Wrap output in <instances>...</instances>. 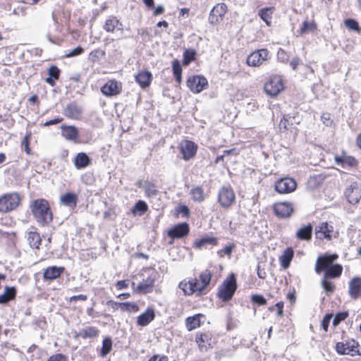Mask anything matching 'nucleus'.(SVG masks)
I'll return each mask as SVG.
<instances>
[{"instance_id": "f257e3e1", "label": "nucleus", "mask_w": 361, "mask_h": 361, "mask_svg": "<svg viewBox=\"0 0 361 361\" xmlns=\"http://www.w3.org/2000/svg\"><path fill=\"white\" fill-rule=\"evenodd\" d=\"M211 278L210 271L205 270L200 274L199 279H194L188 282L181 281L179 288L183 290L185 295H190L195 293L200 294L209 285Z\"/></svg>"}, {"instance_id": "f03ea898", "label": "nucleus", "mask_w": 361, "mask_h": 361, "mask_svg": "<svg viewBox=\"0 0 361 361\" xmlns=\"http://www.w3.org/2000/svg\"><path fill=\"white\" fill-rule=\"evenodd\" d=\"M31 211L37 221L42 225L47 224L52 220V214L48 202L44 199H38L30 205Z\"/></svg>"}, {"instance_id": "7ed1b4c3", "label": "nucleus", "mask_w": 361, "mask_h": 361, "mask_svg": "<svg viewBox=\"0 0 361 361\" xmlns=\"http://www.w3.org/2000/svg\"><path fill=\"white\" fill-rule=\"evenodd\" d=\"M236 288L237 283L235 276L234 274H231L219 286L217 295L223 301L227 302L232 298Z\"/></svg>"}, {"instance_id": "20e7f679", "label": "nucleus", "mask_w": 361, "mask_h": 361, "mask_svg": "<svg viewBox=\"0 0 361 361\" xmlns=\"http://www.w3.org/2000/svg\"><path fill=\"white\" fill-rule=\"evenodd\" d=\"M322 271H324V276L325 279L336 278L341 276L343 267L338 264H331V261L325 263L316 262V273L319 274Z\"/></svg>"}, {"instance_id": "39448f33", "label": "nucleus", "mask_w": 361, "mask_h": 361, "mask_svg": "<svg viewBox=\"0 0 361 361\" xmlns=\"http://www.w3.org/2000/svg\"><path fill=\"white\" fill-rule=\"evenodd\" d=\"M20 202L17 192L7 193L0 197V212L6 213L16 209Z\"/></svg>"}, {"instance_id": "423d86ee", "label": "nucleus", "mask_w": 361, "mask_h": 361, "mask_svg": "<svg viewBox=\"0 0 361 361\" xmlns=\"http://www.w3.org/2000/svg\"><path fill=\"white\" fill-rule=\"evenodd\" d=\"M218 202L224 209L230 207L235 200V195L230 185L222 186L218 192Z\"/></svg>"}, {"instance_id": "0eeeda50", "label": "nucleus", "mask_w": 361, "mask_h": 361, "mask_svg": "<svg viewBox=\"0 0 361 361\" xmlns=\"http://www.w3.org/2000/svg\"><path fill=\"white\" fill-rule=\"evenodd\" d=\"M265 92L271 97H275L283 89L282 80L279 76L271 77L264 87Z\"/></svg>"}, {"instance_id": "6e6552de", "label": "nucleus", "mask_w": 361, "mask_h": 361, "mask_svg": "<svg viewBox=\"0 0 361 361\" xmlns=\"http://www.w3.org/2000/svg\"><path fill=\"white\" fill-rule=\"evenodd\" d=\"M156 274L152 273L142 281L135 288V283L132 282V286L135 292L137 293L146 294L153 291L154 284L155 282Z\"/></svg>"}, {"instance_id": "1a4fd4ad", "label": "nucleus", "mask_w": 361, "mask_h": 361, "mask_svg": "<svg viewBox=\"0 0 361 361\" xmlns=\"http://www.w3.org/2000/svg\"><path fill=\"white\" fill-rule=\"evenodd\" d=\"M297 187L294 179L283 178L277 180L275 183V190L280 194H286L293 192Z\"/></svg>"}, {"instance_id": "9d476101", "label": "nucleus", "mask_w": 361, "mask_h": 361, "mask_svg": "<svg viewBox=\"0 0 361 361\" xmlns=\"http://www.w3.org/2000/svg\"><path fill=\"white\" fill-rule=\"evenodd\" d=\"M207 85V80L203 76L194 75L187 80V86L193 93H200Z\"/></svg>"}, {"instance_id": "9b49d317", "label": "nucleus", "mask_w": 361, "mask_h": 361, "mask_svg": "<svg viewBox=\"0 0 361 361\" xmlns=\"http://www.w3.org/2000/svg\"><path fill=\"white\" fill-rule=\"evenodd\" d=\"M179 148L185 161H189L194 158L197 150V145L190 140L182 141L179 145Z\"/></svg>"}, {"instance_id": "f8f14e48", "label": "nucleus", "mask_w": 361, "mask_h": 361, "mask_svg": "<svg viewBox=\"0 0 361 361\" xmlns=\"http://www.w3.org/2000/svg\"><path fill=\"white\" fill-rule=\"evenodd\" d=\"M269 51L262 49L251 53L247 58V64L250 66H259L267 59Z\"/></svg>"}, {"instance_id": "ddd939ff", "label": "nucleus", "mask_w": 361, "mask_h": 361, "mask_svg": "<svg viewBox=\"0 0 361 361\" xmlns=\"http://www.w3.org/2000/svg\"><path fill=\"white\" fill-rule=\"evenodd\" d=\"M227 11V6L224 3L217 4L210 11L209 22L215 25L222 20Z\"/></svg>"}, {"instance_id": "4468645a", "label": "nucleus", "mask_w": 361, "mask_h": 361, "mask_svg": "<svg viewBox=\"0 0 361 361\" xmlns=\"http://www.w3.org/2000/svg\"><path fill=\"white\" fill-rule=\"evenodd\" d=\"M122 90L121 83L116 80H108L102 87L101 92L106 97L116 96L121 93Z\"/></svg>"}, {"instance_id": "2eb2a0df", "label": "nucleus", "mask_w": 361, "mask_h": 361, "mask_svg": "<svg viewBox=\"0 0 361 361\" xmlns=\"http://www.w3.org/2000/svg\"><path fill=\"white\" fill-rule=\"evenodd\" d=\"M358 343L355 340L347 342H338L336 345V350L340 355H354L357 352Z\"/></svg>"}, {"instance_id": "dca6fc26", "label": "nucleus", "mask_w": 361, "mask_h": 361, "mask_svg": "<svg viewBox=\"0 0 361 361\" xmlns=\"http://www.w3.org/2000/svg\"><path fill=\"white\" fill-rule=\"evenodd\" d=\"M345 195L350 204H356L361 198V187L357 183H353L346 188Z\"/></svg>"}, {"instance_id": "f3484780", "label": "nucleus", "mask_w": 361, "mask_h": 361, "mask_svg": "<svg viewBox=\"0 0 361 361\" xmlns=\"http://www.w3.org/2000/svg\"><path fill=\"white\" fill-rule=\"evenodd\" d=\"M274 211L280 218H288L293 212V204L287 202H277L274 205Z\"/></svg>"}, {"instance_id": "a211bd4d", "label": "nucleus", "mask_w": 361, "mask_h": 361, "mask_svg": "<svg viewBox=\"0 0 361 361\" xmlns=\"http://www.w3.org/2000/svg\"><path fill=\"white\" fill-rule=\"evenodd\" d=\"M334 231V226L327 222H322L315 228L316 237L320 240L327 239L331 240V233Z\"/></svg>"}, {"instance_id": "6ab92c4d", "label": "nucleus", "mask_w": 361, "mask_h": 361, "mask_svg": "<svg viewBox=\"0 0 361 361\" xmlns=\"http://www.w3.org/2000/svg\"><path fill=\"white\" fill-rule=\"evenodd\" d=\"M189 232V226L187 223H183L176 225L168 231V235L171 238H180L188 235Z\"/></svg>"}, {"instance_id": "aec40b11", "label": "nucleus", "mask_w": 361, "mask_h": 361, "mask_svg": "<svg viewBox=\"0 0 361 361\" xmlns=\"http://www.w3.org/2000/svg\"><path fill=\"white\" fill-rule=\"evenodd\" d=\"M81 113V108L75 102L68 104L63 110V114L65 116L73 119H78Z\"/></svg>"}, {"instance_id": "412c9836", "label": "nucleus", "mask_w": 361, "mask_h": 361, "mask_svg": "<svg viewBox=\"0 0 361 361\" xmlns=\"http://www.w3.org/2000/svg\"><path fill=\"white\" fill-rule=\"evenodd\" d=\"M348 293L353 299H357L361 296V277H354L350 280Z\"/></svg>"}, {"instance_id": "4be33fe9", "label": "nucleus", "mask_w": 361, "mask_h": 361, "mask_svg": "<svg viewBox=\"0 0 361 361\" xmlns=\"http://www.w3.org/2000/svg\"><path fill=\"white\" fill-rule=\"evenodd\" d=\"M137 185L144 189L145 195L148 197H155L158 195L157 187L154 183L149 180L139 181Z\"/></svg>"}, {"instance_id": "5701e85b", "label": "nucleus", "mask_w": 361, "mask_h": 361, "mask_svg": "<svg viewBox=\"0 0 361 361\" xmlns=\"http://www.w3.org/2000/svg\"><path fill=\"white\" fill-rule=\"evenodd\" d=\"M64 267H47L43 273V278L44 280L52 281L59 278L63 272Z\"/></svg>"}, {"instance_id": "b1692460", "label": "nucleus", "mask_w": 361, "mask_h": 361, "mask_svg": "<svg viewBox=\"0 0 361 361\" xmlns=\"http://www.w3.org/2000/svg\"><path fill=\"white\" fill-rule=\"evenodd\" d=\"M313 227L311 224L302 226L296 232L295 236L300 240L310 241L312 239Z\"/></svg>"}, {"instance_id": "393cba45", "label": "nucleus", "mask_w": 361, "mask_h": 361, "mask_svg": "<svg viewBox=\"0 0 361 361\" xmlns=\"http://www.w3.org/2000/svg\"><path fill=\"white\" fill-rule=\"evenodd\" d=\"M91 164V159L85 152L78 153L75 157L74 164L76 169H81L87 167Z\"/></svg>"}, {"instance_id": "a878e982", "label": "nucleus", "mask_w": 361, "mask_h": 361, "mask_svg": "<svg viewBox=\"0 0 361 361\" xmlns=\"http://www.w3.org/2000/svg\"><path fill=\"white\" fill-rule=\"evenodd\" d=\"M104 29L108 32H114L115 31H120L121 32L123 25L116 18L112 17L106 20Z\"/></svg>"}, {"instance_id": "bb28decb", "label": "nucleus", "mask_w": 361, "mask_h": 361, "mask_svg": "<svg viewBox=\"0 0 361 361\" xmlns=\"http://www.w3.org/2000/svg\"><path fill=\"white\" fill-rule=\"evenodd\" d=\"M155 314L152 308L147 310L137 317V323L138 325L145 326L149 324L154 319Z\"/></svg>"}, {"instance_id": "cd10ccee", "label": "nucleus", "mask_w": 361, "mask_h": 361, "mask_svg": "<svg viewBox=\"0 0 361 361\" xmlns=\"http://www.w3.org/2000/svg\"><path fill=\"white\" fill-rule=\"evenodd\" d=\"M99 330L94 326H87L80 329L77 336L81 337L83 339L94 338L99 336Z\"/></svg>"}, {"instance_id": "c85d7f7f", "label": "nucleus", "mask_w": 361, "mask_h": 361, "mask_svg": "<svg viewBox=\"0 0 361 361\" xmlns=\"http://www.w3.org/2000/svg\"><path fill=\"white\" fill-rule=\"evenodd\" d=\"M62 135L67 140L76 141L78 137V129L73 126H62Z\"/></svg>"}, {"instance_id": "c756f323", "label": "nucleus", "mask_w": 361, "mask_h": 361, "mask_svg": "<svg viewBox=\"0 0 361 361\" xmlns=\"http://www.w3.org/2000/svg\"><path fill=\"white\" fill-rule=\"evenodd\" d=\"M16 295V288L15 287L6 286L4 293L0 295V304H6L9 301L15 299Z\"/></svg>"}, {"instance_id": "7c9ffc66", "label": "nucleus", "mask_w": 361, "mask_h": 361, "mask_svg": "<svg viewBox=\"0 0 361 361\" xmlns=\"http://www.w3.org/2000/svg\"><path fill=\"white\" fill-rule=\"evenodd\" d=\"M152 78V75L149 71L140 72L135 76L136 82L142 88H145L149 85Z\"/></svg>"}, {"instance_id": "2f4dec72", "label": "nucleus", "mask_w": 361, "mask_h": 361, "mask_svg": "<svg viewBox=\"0 0 361 361\" xmlns=\"http://www.w3.org/2000/svg\"><path fill=\"white\" fill-rule=\"evenodd\" d=\"M217 244V238L210 236H206L195 241V247L197 249L206 248L207 245H215Z\"/></svg>"}, {"instance_id": "473e14b6", "label": "nucleus", "mask_w": 361, "mask_h": 361, "mask_svg": "<svg viewBox=\"0 0 361 361\" xmlns=\"http://www.w3.org/2000/svg\"><path fill=\"white\" fill-rule=\"evenodd\" d=\"M60 202L63 205L74 207L77 204L78 197L75 193L67 192L60 197Z\"/></svg>"}, {"instance_id": "72a5a7b5", "label": "nucleus", "mask_w": 361, "mask_h": 361, "mask_svg": "<svg viewBox=\"0 0 361 361\" xmlns=\"http://www.w3.org/2000/svg\"><path fill=\"white\" fill-rule=\"evenodd\" d=\"M293 250L291 247L286 249L282 255L280 257L281 265L283 269H287L290 264V262L293 257Z\"/></svg>"}, {"instance_id": "f704fd0d", "label": "nucleus", "mask_w": 361, "mask_h": 361, "mask_svg": "<svg viewBox=\"0 0 361 361\" xmlns=\"http://www.w3.org/2000/svg\"><path fill=\"white\" fill-rule=\"evenodd\" d=\"M60 69L56 66H51L48 70L49 77L45 79V81L54 86L55 81L59 79L60 75Z\"/></svg>"}, {"instance_id": "c9c22d12", "label": "nucleus", "mask_w": 361, "mask_h": 361, "mask_svg": "<svg viewBox=\"0 0 361 361\" xmlns=\"http://www.w3.org/2000/svg\"><path fill=\"white\" fill-rule=\"evenodd\" d=\"M190 194L193 201L202 202L204 200V190L201 186L192 188L190 191Z\"/></svg>"}, {"instance_id": "e433bc0d", "label": "nucleus", "mask_w": 361, "mask_h": 361, "mask_svg": "<svg viewBox=\"0 0 361 361\" xmlns=\"http://www.w3.org/2000/svg\"><path fill=\"white\" fill-rule=\"evenodd\" d=\"M27 241L31 247L38 249L41 243L39 234L37 232L30 231L27 233Z\"/></svg>"}, {"instance_id": "4c0bfd02", "label": "nucleus", "mask_w": 361, "mask_h": 361, "mask_svg": "<svg viewBox=\"0 0 361 361\" xmlns=\"http://www.w3.org/2000/svg\"><path fill=\"white\" fill-rule=\"evenodd\" d=\"M317 29V25L314 20H305L300 28L299 32L301 35L313 32Z\"/></svg>"}, {"instance_id": "58836bf2", "label": "nucleus", "mask_w": 361, "mask_h": 361, "mask_svg": "<svg viewBox=\"0 0 361 361\" xmlns=\"http://www.w3.org/2000/svg\"><path fill=\"white\" fill-rule=\"evenodd\" d=\"M200 317L202 314H195L186 319V326L189 331L193 330L200 325Z\"/></svg>"}, {"instance_id": "ea45409f", "label": "nucleus", "mask_w": 361, "mask_h": 361, "mask_svg": "<svg viewBox=\"0 0 361 361\" xmlns=\"http://www.w3.org/2000/svg\"><path fill=\"white\" fill-rule=\"evenodd\" d=\"M271 14L272 9L271 8H264L259 11V16L268 26L271 25Z\"/></svg>"}, {"instance_id": "a19ab883", "label": "nucleus", "mask_w": 361, "mask_h": 361, "mask_svg": "<svg viewBox=\"0 0 361 361\" xmlns=\"http://www.w3.org/2000/svg\"><path fill=\"white\" fill-rule=\"evenodd\" d=\"M172 68L173 73L176 80L180 83L181 82V73H182V68L180 64V62L178 59H175L172 62Z\"/></svg>"}, {"instance_id": "79ce46f5", "label": "nucleus", "mask_w": 361, "mask_h": 361, "mask_svg": "<svg viewBox=\"0 0 361 361\" xmlns=\"http://www.w3.org/2000/svg\"><path fill=\"white\" fill-rule=\"evenodd\" d=\"M112 348V341L111 338L106 337L103 340L102 347L101 349V355L106 356Z\"/></svg>"}, {"instance_id": "37998d69", "label": "nucleus", "mask_w": 361, "mask_h": 361, "mask_svg": "<svg viewBox=\"0 0 361 361\" xmlns=\"http://www.w3.org/2000/svg\"><path fill=\"white\" fill-rule=\"evenodd\" d=\"M195 51L193 49H185L183 53V64L188 66L192 61L195 60Z\"/></svg>"}, {"instance_id": "c03bdc74", "label": "nucleus", "mask_w": 361, "mask_h": 361, "mask_svg": "<svg viewBox=\"0 0 361 361\" xmlns=\"http://www.w3.org/2000/svg\"><path fill=\"white\" fill-rule=\"evenodd\" d=\"M147 209H148L147 204L144 201L139 200L135 204L133 209V213L134 214H135L136 212L138 211V212H140V215H141L142 214L145 212L147 210Z\"/></svg>"}, {"instance_id": "a18cd8bd", "label": "nucleus", "mask_w": 361, "mask_h": 361, "mask_svg": "<svg viewBox=\"0 0 361 361\" xmlns=\"http://www.w3.org/2000/svg\"><path fill=\"white\" fill-rule=\"evenodd\" d=\"M119 305H120V308L123 311L137 312L138 310V306L134 303H130V302H126L121 303Z\"/></svg>"}, {"instance_id": "49530a36", "label": "nucleus", "mask_w": 361, "mask_h": 361, "mask_svg": "<svg viewBox=\"0 0 361 361\" xmlns=\"http://www.w3.org/2000/svg\"><path fill=\"white\" fill-rule=\"evenodd\" d=\"M328 279H325L324 276L322 286L326 293H332L335 289V286L331 282L329 281Z\"/></svg>"}, {"instance_id": "de8ad7c7", "label": "nucleus", "mask_w": 361, "mask_h": 361, "mask_svg": "<svg viewBox=\"0 0 361 361\" xmlns=\"http://www.w3.org/2000/svg\"><path fill=\"white\" fill-rule=\"evenodd\" d=\"M345 25L350 30L360 32V27H359L358 23L354 19L350 18V19L345 20Z\"/></svg>"}, {"instance_id": "09e8293b", "label": "nucleus", "mask_w": 361, "mask_h": 361, "mask_svg": "<svg viewBox=\"0 0 361 361\" xmlns=\"http://www.w3.org/2000/svg\"><path fill=\"white\" fill-rule=\"evenodd\" d=\"M251 300L254 303H256L259 305H264L267 304V300L262 295H252Z\"/></svg>"}, {"instance_id": "8fccbe9b", "label": "nucleus", "mask_w": 361, "mask_h": 361, "mask_svg": "<svg viewBox=\"0 0 361 361\" xmlns=\"http://www.w3.org/2000/svg\"><path fill=\"white\" fill-rule=\"evenodd\" d=\"M83 52H84L83 48H82L81 47H77L76 48L70 51L68 53L66 54L65 56L66 58L75 57V56L80 55Z\"/></svg>"}, {"instance_id": "3c124183", "label": "nucleus", "mask_w": 361, "mask_h": 361, "mask_svg": "<svg viewBox=\"0 0 361 361\" xmlns=\"http://www.w3.org/2000/svg\"><path fill=\"white\" fill-rule=\"evenodd\" d=\"M337 258H338V255L336 254L324 256V257H319L317 259V262L325 263V262H328L329 261H331V264H333L334 261L336 260Z\"/></svg>"}, {"instance_id": "603ef678", "label": "nucleus", "mask_w": 361, "mask_h": 361, "mask_svg": "<svg viewBox=\"0 0 361 361\" xmlns=\"http://www.w3.org/2000/svg\"><path fill=\"white\" fill-rule=\"evenodd\" d=\"M348 316V314L346 312L337 314L333 319V325L337 326L341 321L345 319Z\"/></svg>"}, {"instance_id": "864d4df0", "label": "nucleus", "mask_w": 361, "mask_h": 361, "mask_svg": "<svg viewBox=\"0 0 361 361\" xmlns=\"http://www.w3.org/2000/svg\"><path fill=\"white\" fill-rule=\"evenodd\" d=\"M47 361H66V357L63 354L58 353L49 357Z\"/></svg>"}, {"instance_id": "5fc2aeb1", "label": "nucleus", "mask_w": 361, "mask_h": 361, "mask_svg": "<svg viewBox=\"0 0 361 361\" xmlns=\"http://www.w3.org/2000/svg\"><path fill=\"white\" fill-rule=\"evenodd\" d=\"M331 319V315H326L322 321V326L325 331H328L329 325Z\"/></svg>"}, {"instance_id": "6e6d98bb", "label": "nucleus", "mask_w": 361, "mask_h": 361, "mask_svg": "<svg viewBox=\"0 0 361 361\" xmlns=\"http://www.w3.org/2000/svg\"><path fill=\"white\" fill-rule=\"evenodd\" d=\"M321 119L326 126H330L332 123V121L331 120L330 118V114L328 113L323 114L321 116Z\"/></svg>"}, {"instance_id": "4d7b16f0", "label": "nucleus", "mask_w": 361, "mask_h": 361, "mask_svg": "<svg viewBox=\"0 0 361 361\" xmlns=\"http://www.w3.org/2000/svg\"><path fill=\"white\" fill-rule=\"evenodd\" d=\"M128 281L126 280L118 281L116 284V287L118 290H122L124 288H128Z\"/></svg>"}, {"instance_id": "13d9d810", "label": "nucleus", "mask_w": 361, "mask_h": 361, "mask_svg": "<svg viewBox=\"0 0 361 361\" xmlns=\"http://www.w3.org/2000/svg\"><path fill=\"white\" fill-rule=\"evenodd\" d=\"M87 299V296L86 295L80 294L78 295H73L70 298V301H76L78 300L85 301Z\"/></svg>"}, {"instance_id": "bf43d9fd", "label": "nucleus", "mask_w": 361, "mask_h": 361, "mask_svg": "<svg viewBox=\"0 0 361 361\" xmlns=\"http://www.w3.org/2000/svg\"><path fill=\"white\" fill-rule=\"evenodd\" d=\"M288 125H289V121H288V118H286V116H283V118L280 121L279 128L281 129L283 128L284 130H286Z\"/></svg>"}, {"instance_id": "052dcab7", "label": "nucleus", "mask_w": 361, "mask_h": 361, "mask_svg": "<svg viewBox=\"0 0 361 361\" xmlns=\"http://www.w3.org/2000/svg\"><path fill=\"white\" fill-rule=\"evenodd\" d=\"M275 307L277 308V315L279 317H282L283 314V302H279L275 305Z\"/></svg>"}, {"instance_id": "680f3d73", "label": "nucleus", "mask_w": 361, "mask_h": 361, "mask_svg": "<svg viewBox=\"0 0 361 361\" xmlns=\"http://www.w3.org/2000/svg\"><path fill=\"white\" fill-rule=\"evenodd\" d=\"M234 246L233 245H228V246H226L225 247H224L220 252L219 253H221L223 252L224 255H230L231 253L232 252V250L233 249Z\"/></svg>"}, {"instance_id": "e2e57ef3", "label": "nucleus", "mask_w": 361, "mask_h": 361, "mask_svg": "<svg viewBox=\"0 0 361 361\" xmlns=\"http://www.w3.org/2000/svg\"><path fill=\"white\" fill-rule=\"evenodd\" d=\"M300 59L298 57H295L294 59H293L291 60V61L290 62V66H291V68L293 69V70H296L298 66L299 65L300 63Z\"/></svg>"}, {"instance_id": "0e129e2a", "label": "nucleus", "mask_w": 361, "mask_h": 361, "mask_svg": "<svg viewBox=\"0 0 361 361\" xmlns=\"http://www.w3.org/2000/svg\"><path fill=\"white\" fill-rule=\"evenodd\" d=\"M178 212L185 216H188L190 214V210L185 205L180 206Z\"/></svg>"}, {"instance_id": "69168bd1", "label": "nucleus", "mask_w": 361, "mask_h": 361, "mask_svg": "<svg viewBox=\"0 0 361 361\" xmlns=\"http://www.w3.org/2000/svg\"><path fill=\"white\" fill-rule=\"evenodd\" d=\"M62 118H55V119H52V120H49L47 122L44 123V126H51V125H55V124H57V123H59L60 122L62 121Z\"/></svg>"}, {"instance_id": "338daca9", "label": "nucleus", "mask_w": 361, "mask_h": 361, "mask_svg": "<svg viewBox=\"0 0 361 361\" xmlns=\"http://www.w3.org/2000/svg\"><path fill=\"white\" fill-rule=\"evenodd\" d=\"M148 361H167V357L162 356L160 357L159 355H153L152 357L149 358Z\"/></svg>"}, {"instance_id": "774afa93", "label": "nucleus", "mask_w": 361, "mask_h": 361, "mask_svg": "<svg viewBox=\"0 0 361 361\" xmlns=\"http://www.w3.org/2000/svg\"><path fill=\"white\" fill-rule=\"evenodd\" d=\"M164 11V8L163 6L161 5H159L157 6V8H155L154 11V16H158V15H160L161 13H163Z\"/></svg>"}]
</instances>
